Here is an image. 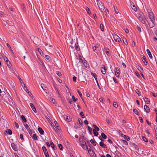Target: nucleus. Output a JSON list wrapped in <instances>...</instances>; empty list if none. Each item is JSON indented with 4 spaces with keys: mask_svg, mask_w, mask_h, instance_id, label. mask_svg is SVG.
<instances>
[{
    "mask_svg": "<svg viewBox=\"0 0 157 157\" xmlns=\"http://www.w3.org/2000/svg\"><path fill=\"white\" fill-rule=\"evenodd\" d=\"M115 75L116 77H118L119 76L120 73L118 71H119L120 68L118 67H116L115 68Z\"/></svg>",
    "mask_w": 157,
    "mask_h": 157,
    "instance_id": "obj_6",
    "label": "nucleus"
},
{
    "mask_svg": "<svg viewBox=\"0 0 157 157\" xmlns=\"http://www.w3.org/2000/svg\"><path fill=\"white\" fill-rule=\"evenodd\" d=\"M66 120L68 122H69L71 121V119L70 118V117H68L67 116H66Z\"/></svg>",
    "mask_w": 157,
    "mask_h": 157,
    "instance_id": "obj_50",
    "label": "nucleus"
},
{
    "mask_svg": "<svg viewBox=\"0 0 157 157\" xmlns=\"http://www.w3.org/2000/svg\"><path fill=\"white\" fill-rule=\"evenodd\" d=\"M99 101L100 102H104L105 101V100L102 98H99Z\"/></svg>",
    "mask_w": 157,
    "mask_h": 157,
    "instance_id": "obj_51",
    "label": "nucleus"
},
{
    "mask_svg": "<svg viewBox=\"0 0 157 157\" xmlns=\"http://www.w3.org/2000/svg\"><path fill=\"white\" fill-rule=\"evenodd\" d=\"M93 131L94 136H97L98 134V133L97 132V131L95 130V129H93Z\"/></svg>",
    "mask_w": 157,
    "mask_h": 157,
    "instance_id": "obj_18",
    "label": "nucleus"
},
{
    "mask_svg": "<svg viewBox=\"0 0 157 157\" xmlns=\"http://www.w3.org/2000/svg\"><path fill=\"white\" fill-rule=\"evenodd\" d=\"M151 94H152V95L154 97H156L157 96V94L156 93L151 92Z\"/></svg>",
    "mask_w": 157,
    "mask_h": 157,
    "instance_id": "obj_57",
    "label": "nucleus"
},
{
    "mask_svg": "<svg viewBox=\"0 0 157 157\" xmlns=\"http://www.w3.org/2000/svg\"><path fill=\"white\" fill-rule=\"evenodd\" d=\"M122 142H123V144L125 145H127L128 144V142L125 140H122Z\"/></svg>",
    "mask_w": 157,
    "mask_h": 157,
    "instance_id": "obj_49",
    "label": "nucleus"
},
{
    "mask_svg": "<svg viewBox=\"0 0 157 157\" xmlns=\"http://www.w3.org/2000/svg\"><path fill=\"white\" fill-rule=\"evenodd\" d=\"M101 136L104 139H106L107 138L106 136L103 133H101Z\"/></svg>",
    "mask_w": 157,
    "mask_h": 157,
    "instance_id": "obj_29",
    "label": "nucleus"
},
{
    "mask_svg": "<svg viewBox=\"0 0 157 157\" xmlns=\"http://www.w3.org/2000/svg\"><path fill=\"white\" fill-rule=\"evenodd\" d=\"M21 119L23 121H24V122H26L27 120L24 116L21 115Z\"/></svg>",
    "mask_w": 157,
    "mask_h": 157,
    "instance_id": "obj_33",
    "label": "nucleus"
},
{
    "mask_svg": "<svg viewBox=\"0 0 157 157\" xmlns=\"http://www.w3.org/2000/svg\"><path fill=\"white\" fill-rule=\"evenodd\" d=\"M113 105L114 107L117 108L118 107V105L117 102H114L113 103Z\"/></svg>",
    "mask_w": 157,
    "mask_h": 157,
    "instance_id": "obj_41",
    "label": "nucleus"
},
{
    "mask_svg": "<svg viewBox=\"0 0 157 157\" xmlns=\"http://www.w3.org/2000/svg\"><path fill=\"white\" fill-rule=\"evenodd\" d=\"M99 144L101 146L104 147H104V146L105 145L104 144V143L102 142H100L99 143Z\"/></svg>",
    "mask_w": 157,
    "mask_h": 157,
    "instance_id": "obj_48",
    "label": "nucleus"
},
{
    "mask_svg": "<svg viewBox=\"0 0 157 157\" xmlns=\"http://www.w3.org/2000/svg\"><path fill=\"white\" fill-rule=\"evenodd\" d=\"M14 123L15 127L17 128H18L19 125L16 122H14Z\"/></svg>",
    "mask_w": 157,
    "mask_h": 157,
    "instance_id": "obj_58",
    "label": "nucleus"
},
{
    "mask_svg": "<svg viewBox=\"0 0 157 157\" xmlns=\"http://www.w3.org/2000/svg\"><path fill=\"white\" fill-rule=\"evenodd\" d=\"M100 28L101 31H103L104 29V27L103 25L101 24H100Z\"/></svg>",
    "mask_w": 157,
    "mask_h": 157,
    "instance_id": "obj_34",
    "label": "nucleus"
},
{
    "mask_svg": "<svg viewBox=\"0 0 157 157\" xmlns=\"http://www.w3.org/2000/svg\"><path fill=\"white\" fill-rule=\"evenodd\" d=\"M124 138L125 140H127L128 141L130 140L129 137L126 135H124Z\"/></svg>",
    "mask_w": 157,
    "mask_h": 157,
    "instance_id": "obj_31",
    "label": "nucleus"
},
{
    "mask_svg": "<svg viewBox=\"0 0 157 157\" xmlns=\"http://www.w3.org/2000/svg\"><path fill=\"white\" fill-rule=\"evenodd\" d=\"M11 146L12 147L13 149L15 151L17 150V147L14 144L12 143L11 144Z\"/></svg>",
    "mask_w": 157,
    "mask_h": 157,
    "instance_id": "obj_8",
    "label": "nucleus"
},
{
    "mask_svg": "<svg viewBox=\"0 0 157 157\" xmlns=\"http://www.w3.org/2000/svg\"><path fill=\"white\" fill-rule=\"evenodd\" d=\"M24 125L25 128L26 129L27 131L28 132H30L31 129L29 127V126L28 125L25 123L24 124Z\"/></svg>",
    "mask_w": 157,
    "mask_h": 157,
    "instance_id": "obj_13",
    "label": "nucleus"
},
{
    "mask_svg": "<svg viewBox=\"0 0 157 157\" xmlns=\"http://www.w3.org/2000/svg\"><path fill=\"white\" fill-rule=\"evenodd\" d=\"M93 127L94 128V129H95V130L97 131H98L99 130V128L97 127L96 125L93 124Z\"/></svg>",
    "mask_w": 157,
    "mask_h": 157,
    "instance_id": "obj_21",
    "label": "nucleus"
},
{
    "mask_svg": "<svg viewBox=\"0 0 157 157\" xmlns=\"http://www.w3.org/2000/svg\"><path fill=\"white\" fill-rule=\"evenodd\" d=\"M29 105H30V106L31 107V108H32V110H33V111L35 113H36V108L35 107V106H34L33 104L32 103H31L29 104Z\"/></svg>",
    "mask_w": 157,
    "mask_h": 157,
    "instance_id": "obj_7",
    "label": "nucleus"
},
{
    "mask_svg": "<svg viewBox=\"0 0 157 157\" xmlns=\"http://www.w3.org/2000/svg\"><path fill=\"white\" fill-rule=\"evenodd\" d=\"M138 69L141 72H142V71H143V69L141 67H139Z\"/></svg>",
    "mask_w": 157,
    "mask_h": 157,
    "instance_id": "obj_63",
    "label": "nucleus"
},
{
    "mask_svg": "<svg viewBox=\"0 0 157 157\" xmlns=\"http://www.w3.org/2000/svg\"><path fill=\"white\" fill-rule=\"evenodd\" d=\"M137 29L138 30V31H139V32H141V29L140 27H139V26H137Z\"/></svg>",
    "mask_w": 157,
    "mask_h": 157,
    "instance_id": "obj_62",
    "label": "nucleus"
},
{
    "mask_svg": "<svg viewBox=\"0 0 157 157\" xmlns=\"http://www.w3.org/2000/svg\"><path fill=\"white\" fill-rule=\"evenodd\" d=\"M54 124H55L56 126L57 127H59L58 124L57 122V121H55L54 122Z\"/></svg>",
    "mask_w": 157,
    "mask_h": 157,
    "instance_id": "obj_56",
    "label": "nucleus"
},
{
    "mask_svg": "<svg viewBox=\"0 0 157 157\" xmlns=\"http://www.w3.org/2000/svg\"><path fill=\"white\" fill-rule=\"evenodd\" d=\"M132 9L135 11L136 12L137 10V9L134 5H133L132 6H131Z\"/></svg>",
    "mask_w": 157,
    "mask_h": 157,
    "instance_id": "obj_22",
    "label": "nucleus"
},
{
    "mask_svg": "<svg viewBox=\"0 0 157 157\" xmlns=\"http://www.w3.org/2000/svg\"><path fill=\"white\" fill-rule=\"evenodd\" d=\"M101 71L103 74H105L106 73V69L105 67H101Z\"/></svg>",
    "mask_w": 157,
    "mask_h": 157,
    "instance_id": "obj_16",
    "label": "nucleus"
},
{
    "mask_svg": "<svg viewBox=\"0 0 157 157\" xmlns=\"http://www.w3.org/2000/svg\"><path fill=\"white\" fill-rule=\"evenodd\" d=\"M42 149L44 152L45 156L46 157H49L48 152L45 147L43 146L42 147Z\"/></svg>",
    "mask_w": 157,
    "mask_h": 157,
    "instance_id": "obj_4",
    "label": "nucleus"
},
{
    "mask_svg": "<svg viewBox=\"0 0 157 157\" xmlns=\"http://www.w3.org/2000/svg\"><path fill=\"white\" fill-rule=\"evenodd\" d=\"M78 126H79V125L78 124H75L74 127L75 128H77Z\"/></svg>",
    "mask_w": 157,
    "mask_h": 157,
    "instance_id": "obj_61",
    "label": "nucleus"
},
{
    "mask_svg": "<svg viewBox=\"0 0 157 157\" xmlns=\"http://www.w3.org/2000/svg\"><path fill=\"white\" fill-rule=\"evenodd\" d=\"M4 60L6 62H9V64L10 63V62L9 61V60H8V59L6 57H5Z\"/></svg>",
    "mask_w": 157,
    "mask_h": 157,
    "instance_id": "obj_46",
    "label": "nucleus"
},
{
    "mask_svg": "<svg viewBox=\"0 0 157 157\" xmlns=\"http://www.w3.org/2000/svg\"><path fill=\"white\" fill-rule=\"evenodd\" d=\"M90 142L92 144H93V145L94 146H95L96 145L97 143L94 140L92 139L91 140H90Z\"/></svg>",
    "mask_w": 157,
    "mask_h": 157,
    "instance_id": "obj_27",
    "label": "nucleus"
},
{
    "mask_svg": "<svg viewBox=\"0 0 157 157\" xmlns=\"http://www.w3.org/2000/svg\"><path fill=\"white\" fill-rule=\"evenodd\" d=\"M38 131L40 134H44V131L41 128H38Z\"/></svg>",
    "mask_w": 157,
    "mask_h": 157,
    "instance_id": "obj_14",
    "label": "nucleus"
},
{
    "mask_svg": "<svg viewBox=\"0 0 157 157\" xmlns=\"http://www.w3.org/2000/svg\"><path fill=\"white\" fill-rule=\"evenodd\" d=\"M78 121L79 122V124H80L81 125H82V121L81 119L80 118H78Z\"/></svg>",
    "mask_w": 157,
    "mask_h": 157,
    "instance_id": "obj_37",
    "label": "nucleus"
},
{
    "mask_svg": "<svg viewBox=\"0 0 157 157\" xmlns=\"http://www.w3.org/2000/svg\"><path fill=\"white\" fill-rule=\"evenodd\" d=\"M135 92L138 94L139 96H140L141 95L139 93V90L137 89H136V90Z\"/></svg>",
    "mask_w": 157,
    "mask_h": 157,
    "instance_id": "obj_43",
    "label": "nucleus"
},
{
    "mask_svg": "<svg viewBox=\"0 0 157 157\" xmlns=\"http://www.w3.org/2000/svg\"><path fill=\"white\" fill-rule=\"evenodd\" d=\"M58 147L59 148V149L61 150H63V147L62 145L61 144H58Z\"/></svg>",
    "mask_w": 157,
    "mask_h": 157,
    "instance_id": "obj_36",
    "label": "nucleus"
},
{
    "mask_svg": "<svg viewBox=\"0 0 157 157\" xmlns=\"http://www.w3.org/2000/svg\"><path fill=\"white\" fill-rule=\"evenodd\" d=\"M24 87L26 88V89L25 90V91L26 92H27L28 94H29V95H30V94L32 95L31 93L29 92V90L27 89V87L25 84H24Z\"/></svg>",
    "mask_w": 157,
    "mask_h": 157,
    "instance_id": "obj_17",
    "label": "nucleus"
},
{
    "mask_svg": "<svg viewBox=\"0 0 157 157\" xmlns=\"http://www.w3.org/2000/svg\"><path fill=\"white\" fill-rule=\"evenodd\" d=\"M72 98L73 101L75 102L77 100V99L75 98V97L74 96H72Z\"/></svg>",
    "mask_w": 157,
    "mask_h": 157,
    "instance_id": "obj_52",
    "label": "nucleus"
},
{
    "mask_svg": "<svg viewBox=\"0 0 157 157\" xmlns=\"http://www.w3.org/2000/svg\"><path fill=\"white\" fill-rule=\"evenodd\" d=\"M133 111L135 114H136L137 115H139V114L138 113L137 110L136 109H133Z\"/></svg>",
    "mask_w": 157,
    "mask_h": 157,
    "instance_id": "obj_47",
    "label": "nucleus"
},
{
    "mask_svg": "<svg viewBox=\"0 0 157 157\" xmlns=\"http://www.w3.org/2000/svg\"><path fill=\"white\" fill-rule=\"evenodd\" d=\"M87 127L89 132H90V134H91L92 131V129L89 126H88Z\"/></svg>",
    "mask_w": 157,
    "mask_h": 157,
    "instance_id": "obj_35",
    "label": "nucleus"
},
{
    "mask_svg": "<svg viewBox=\"0 0 157 157\" xmlns=\"http://www.w3.org/2000/svg\"><path fill=\"white\" fill-rule=\"evenodd\" d=\"M146 51H147L148 54V55L149 57L151 59L152 58V56L151 54V53L150 51H149V50L148 49H147L146 50Z\"/></svg>",
    "mask_w": 157,
    "mask_h": 157,
    "instance_id": "obj_15",
    "label": "nucleus"
},
{
    "mask_svg": "<svg viewBox=\"0 0 157 157\" xmlns=\"http://www.w3.org/2000/svg\"><path fill=\"white\" fill-rule=\"evenodd\" d=\"M97 2L99 9L101 12L104 13H106L104 6L101 2L100 0H97ZM105 15H106V14H105Z\"/></svg>",
    "mask_w": 157,
    "mask_h": 157,
    "instance_id": "obj_2",
    "label": "nucleus"
},
{
    "mask_svg": "<svg viewBox=\"0 0 157 157\" xmlns=\"http://www.w3.org/2000/svg\"><path fill=\"white\" fill-rule=\"evenodd\" d=\"M86 144H90V142L89 141L86 140L84 139L82 140V141H80V145L82 148L84 150L87 149L88 152H89L88 147L86 145Z\"/></svg>",
    "mask_w": 157,
    "mask_h": 157,
    "instance_id": "obj_1",
    "label": "nucleus"
},
{
    "mask_svg": "<svg viewBox=\"0 0 157 157\" xmlns=\"http://www.w3.org/2000/svg\"><path fill=\"white\" fill-rule=\"evenodd\" d=\"M57 75L60 78H61L62 76V75L61 73L59 71H57L56 72Z\"/></svg>",
    "mask_w": 157,
    "mask_h": 157,
    "instance_id": "obj_28",
    "label": "nucleus"
},
{
    "mask_svg": "<svg viewBox=\"0 0 157 157\" xmlns=\"http://www.w3.org/2000/svg\"><path fill=\"white\" fill-rule=\"evenodd\" d=\"M37 51L38 52L40 53V54L42 55V54H43V52L42 51L40 48H37Z\"/></svg>",
    "mask_w": 157,
    "mask_h": 157,
    "instance_id": "obj_32",
    "label": "nucleus"
},
{
    "mask_svg": "<svg viewBox=\"0 0 157 157\" xmlns=\"http://www.w3.org/2000/svg\"><path fill=\"white\" fill-rule=\"evenodd\" d=\"M139 20L143 24H145V20L144 18H142L140 16H139L138 17Z\"/></svg>",
    "mask_w": 157,
    "mask_h": 157,
    "instance_id": "obj_11",
    "label": "nucleus"
},
{
    "mask_svg": "<svg viewBox=\"0 0 157 157\" xmlns=\"http://www.w3.org/2000/svg\"><path fill=\"white\" fill-rule=\"evenodd\" d=\"M105 53H106V54H107V55H108L109 54V51H108V50H109V48H105Z\"/></svg>",
    "mask_w": 157,
    "mask_h": 157,
    "instance_id": "obj_40",
    "label": "nucleus"
},
{
    "mask_svg": "<svg viewBox=\"0 0 157 157\" xmlns=\"http://www.w3.org/2000/svg\"><path fill=\"white\" fill-rule=\"evenodd\" d=\"M144 111L147 113H149L150 112V110L149 107L147 105H145L144 107Z\"/></svg>",
    "mask_w": 157,
    "mask_h": 157,
    "instance_id": "obj_10",
    "label": "nucleus"
},
{
    "mask_svg": "<svg viewBox=\"0 0 157 157\" xmlns=\"http://www.w3.org/2000/svg\"><path fill=\"white\" fill-rule=\"evenodd\" d=\"M45 58L48 60L50 61L51 60L50 57L48 55H46L45 56Z\"/></svg>",
    "mask_w": 157,
    "mask_h": 157,
    "instance_id": "obj_38",
    "label": "nucleus"
},
{
    "mask_svg": "<svg viewBox=\"0 0 157 157\" xmlns=\"http://www.w3.org/2000/svg\"><path fill=\"white\" fill-rule=\"evenodd\" d=\"M142 137L144 141L146 142H148V140L145 137L143 136H142Z\"/></svg>",
    "mask_w": 157,
    "mask_h": 157,
    "instance_id": "obj_39",
    "label": "nucleus"
},
{
    "mask_svg": "<svg viewBox=\"0 0 157 157\" xmlns=\"http://www.w3.org/2000/svg\"><path fill=\"white\" fill-rule=\"evenodd\" d=\"M83 64H84V66L86 67L87 68H88L89 65H88V64L87 63V62L85 60L84 61Z\"/></svg>",
    "mask_w": 157,
    "mask_h": 157,
    "instance_id": "obj_23",
    "label": "nucleus"
},
{
    "mask_svg": "<svg viewBox=\"0 0 157 157\" xmlns=\"http://www.w3.org/2000/svg\"><path fill=\"white\" fill-rule=\"evenodd\" d=\"M75 47L77 51H79L80 50V48L78 44V42H76L75 43Z\"/></svg>",
    "mask_w": 157,
    "mask_h": 157,
    "instance_id": "obj_12",
    "label": "nucleus"
},
{
    "mask_svg": "<svg viewBox=\"0 0 157 157\" xmlns=\"http://www.w3.org/2000/svg\"><path fill=\"white\" fill-rule=\"evenodd\" d=\"M73 80L74 82H76V77L75 76H74L73 77Z\"/></svg>",
    "mask_w": 157,
    "mask_h": 157,
    "instance_id": "obj_64",
    "label": "nucleus"
},
{
    "mask_svg": "<svg viewBox=\"0 0 157 157\" xmlns=\"http://www.w3.org/2000/svg\"><path fill=\"white\" fill-rule=\"evenodd\" d=\"M142 59L143 62L146 60V59L144 56L142 58Z\"/></svg>",
    "mask_w": 157,
    "mask_h": 157,
    "instance_id": "obj_59",
    "label": "nucleus"
},
{
    "mask_svg": "<svg viewBox=\"0 0 157 157\" xmlns=\"http://www.w3.org/2000/svg\"><path fill=\"white\" fill-rule=\"evenodd\" d=\"M114 11L116 14H118V9L117 8H116L115 7H114Z\"/></svg>",
    "mask_w": 157,
    "mask_h": 157,
    "instance_id": "obj_54",
    "label": "nucleus"
},
{
    "mask_svg": "<svg viewBox=\"0 0 157 157\" xmlns=\"http://www.w3.org/2000/svg\"><path fill=\"white\" fill-rule=\"evenodd\" d=\"M144 100L145 102L147 104L150 103V101L148 100V99L147 98H144Z\"/></svg>",
    "mask_w": 157,
    "mask_h": 157,
    "instance_id": "obj_20",
    "label": "nucleus"
},
{
    "mask_svg": "<svg viewBox=\"0 0 157 157\" xmlns=\"http://www.w3.org/2000/svg\"><path fill=\"white\" fill-rule=\"evenodd\" d=\"M151 22H149L148 23L149 25L150 28H152L155 26V24L154 23V21H151Z\"/></svg>",
    "mask_w": 157,
    "mask_h": 157,
    "instance_id": "obj_9",
    "label": "nucleus"
},
{
    "mask_svg": "<svg viewBox=\"0 0 157 157\" xmlns=\"http://www.w3.org/2000/svg\"><path fill=\"white\" fill-rule=\"evenodd\" d=\"M32 137L33 139L35 140H37V136L36 134H33Z\"/></svg>",
    "mask_w": 157,
    "mask_h": 157,
    "instance_id": "obj_25",
    "label": "nucleus"
},
{
    "mask_svg": "<svg viewBox=\"0 0 157 157\" xmlns=\"http://www.w3.org/2000/svg\"><path fill=\"white\" fill-rule=\"evenodd\" d=\"M19 79L21 83V84L22 86L23 85H24L25 84L24 82L22 80L21 78H20Z\"/></svg>",
    "mask_w": 157,
    "mask_h": 157,
    "instance_id": "obj_53",
    "label": "nucleus"
},
{
    "mask_svg": "<svg viewBox=\"0 0 157 157\" xmlns=\"http://www.w3.org/2000/svg\"><path fill=\"white\" fill-rule=\"evenodd\" d=\"M6 133L9 135H11L12 134V131L10 129H8L7 131H6Z\"/></svg>",
    "mask_w": 157,
    "mask_h": 157,
    "instance_id": "obj_26",
    "label": "nucleus"
},
{
    "mask_svg": "<svg viewBox=\"0 0 157 157\" xmlns=\"http://www.w3.org/2000/svg\"><path fill=\"white\" fill-rule=\"evenodd\" d=\"M50 143L51 145V147L52 148V149L54 150H55V146L53 143L52 141H50Z\"/></svg>",
    "mask_w": 157,
    "mask_h": 157,
    "instance_id": "obj_19",
    "label": "nucleus"
},
{
    "mask_svg": "<svg viewBox=\"0 0 157 157\" xmlns=\"http://www.w3.org/2000/svg\"><path fill=\"white\" fill-rule=\"evenodd\" d=\"M139 119L140 120V121L141 123H143V119L142 117H139Z\"/></svg>",
    "mask_w": 157,
    "mask_h": 157,
    "instance_id": "obj_60",
    "label": "nucleus"
},
{
    "mask_svg": "<svg viewBox=\"0 0 157 157\" xmlns=\"http://www.w3.org/2000/svg\"><path fill=\"white\" fill-rule=\"evenodd\" d=\"M49 101H50L53 103L54 104H56V102L55 100L54 99L52 98H49Z\"/></svg>",
    "mask_w": 157,
    "mask_h": 157,
    "instance_id": "obj_24",
    "label": "nucleus"
},
{
    "mask_svg": "<svg viewBox=\"0 0 157 157\" xmlns=\"http://www.w3.org/2000/svg\"><path fill=\"white\" fill-rule=\"evenodd\" d=\"M78 92L80 97L82 99V95L81 93L78 90Z\"/></svg>",
    "mask_w": 157,
    "mask_h": 157,
    "instance_id": "obj_55",
    "label": "nucleus"
},
{
    "mask_svg": "<svg viewBox=\"0 0 157 157\" xmlns=\"http://www.w3.org/2000/svg\"><path fill=\"white\" fill-rule=\"evenodd\" d=\"M123 40L124 44L125 45H127L128 44L126 38H124L123 39Z\"/></svg>",
    "mask_w": 157,
    "mask_h": 157,
    "instance_id": "obj_30",
    "label": "nucleus"
},
{
    "mask_svg": "<svg viewBox=\"0 0 157 157\" xmlns=\"http://www.w3.org/2000/svg\"><path fill=\"white\" fill-rule=\"evenodd\" d=\"M113 38L114 40L117 42H120L121 41V40L120 38L117 35H115L113 36Z\"/></svg>",
    "mask_w": 157,
    "mask_h": 157,
    "instance_id": "obj_5",
    "label": "nucleus"
},
{
    "mask_svg": "<svg viewBox=\"0 0 157 157\" xmlns=\"http://www.w3.org/2000/svg\"><path fill=\"white\" fill-rule=\"evenodd\" d=\"M80 115L81 116L82 118H84L85 117L83 113L82 112H81L80 113Z\"/></svg>",
    "mask_w": 157,
    "mask_h": 157,
    "instance_id": "obj_44",
    "label": "nucleus"
},
{
    "mask_svg": "<svg viewBox=\"0 0 157 157\" xmlns=\"http://www.w3.org/2000/svg\"><path fill=\"white\" fill-rule=\"evenodd\" d=\"M92 76L94 77V78H95V80H96V79H97V75H96V74H93L92 73Z\"/></svg>",
    "mask_w": 157,
    "mask_h": 157,
    "instance_id": "obj_42",
    "label": "nucleus"
},
{
    "mask_svg": "<svg viewBox=\"0 0 157 157\" xmlns=\"http://www.w3.org/2000/svg\"><path fill=\"white\" fill-rule=\"evenodd\" d=\"M149 13V17L150 19L151 20V21H155V19L154 17L153 13L151 11H150L148 12Z\"/></svg>",
    "mask_w": 157,
    "mask_h": 157,
    "instance_id": "obj_3",
    "label": "nucleus"
},
{
    "mask_svg": "<svg viewBox=\"0 0 157 157\" xmlns=\"http://www.w3.org/2000/svg\"><path fill=\"white\" fill-rule=\"evenodd\" d=\"M54 88L55 89V90L56 91V93H57L58 94H59V91H58V89L55 87V86L54 85Z\"/></svg>",
    "mask_w": 157,
    "mask_h": 157,
    "instance_id": "obj_45",
    "label": "nucleus"
}]
</instances>
